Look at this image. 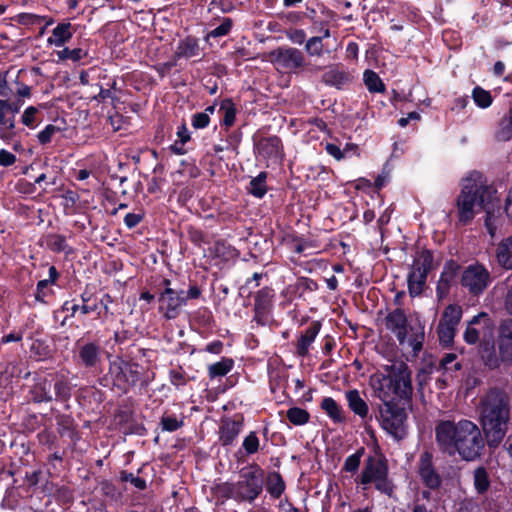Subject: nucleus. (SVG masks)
I'll return each instance as SVG.
<instances>
[{
  "instance_id": "1",
  "label": "nucleus",
  "mask_w": 512,
  "mask_h": 512,
  "mask_svg": "<svg viewBox=\"0 0 512 512\" xmlns=\"http://www.w3.org/2000/svg\"><path fill=\"white\" fill-rule=\"evenodd\" d=\"M459 221L470 222L481 209L485 210V226L493 238L502 225V211L497 191L486 184L483 176L474 172L463 180L462 190L457 198Z\"/></svg>"
},
{
  "instance_id": "2",
  "label": "nucleus",
  "mask_w": 512,
  "mask_h": 512,
  "mask_svg": "<svg viewBox=\"0 0 512 512\" xmlns=\"http://www.w3.org/2000/svg\"><path fill=\"white\" fill-rule=\"evenodd\" d=\"M435 440L441 452L458 455L465 461L479 458L485 446L480 428L468 419L439 421L435 426Z\"/></svg>"
},
{
  "instance_id": "3",
  "label": "nucleus",
  "mask_w": 512,
  "mask_h": 512,
  "mask_svg": "<svg viewBox=\"0 0 512 512\" xmlns=\"http://www.w3.org/2000/svg\"><path fill=\"white\" fill-rule=\"evenodd\" d=\"M480 418L488 446L498 447L508 430L509 396L498 389L490 390L481 400Z\"/></svg>"
},
{
  "instance_id": "4",
  "label": "nucleus",
  "mask_w": 512,
  "mask_h": 512,
  "mask_svg": "<svg viewBox=\"0 0 512 512\" xmlns=\"http://www.w3.org/2000/svg\"><path fill=\"white\" fill-rule=\"evenodd\" d=\"M370 385L375 397L382 402V405L408 399L412 393L411 373L402 363L390 366L387 369V374L372 375Z\"/></svg>"
},
{
  "instance_id": "5",
  "label": "nucleus",
  "mask_w": 512,
  "mask_h": 512,
  "mask_svg": "<svg viewBox=\"0 0 512 512\" xmlns=\"http://www.w3.org/2000/svg\"><path fill=\"white\" fill-rule=\"evenodd\" d=\"M478 354L483 365L491 370L512 364V319L500 322L496 343L492 334L480 342Z\"/></svg>"
},
{
  "instance_id": "6",
  "label": "nucleus",
  "mask_w": 512,
  "mask_h": 512,
  "mask_svg": "<svg viewBox=\"0 0 512 512\" xmlns=\"http://www.w3.org/2000/svg\"><path fill=\"white\" fill-rule=\"evenodd\" d=\"M385 325L388 330L395 334L400 345H407L412 349L414 355L422 349L424 331L421 326H407V318L402 309H395L385 318Z\"/></svg>"
},
{
  "instance_id": "7",
  "label": "nucleus",
  "mask_w": 512,
  "mask_h": 512,
  "mask_svg": "<svg viewBox=\"0 0 512 512\" xmlns=\"http://www.w3.org/2000/svg\"><path fill=\"white\" fill-rule=\"evenodd\" d=\"M264 471L257 465L245 467L240 472L239 480L230 485L231 497L240 501H254L262 492Z\"/></svg>"
},
{
  "instance_id": "8",
  "label": "nucleus",
  "mask_w": 512,
  "mask_h": 512,
  "mask_svg": "<svg viewBox=\"0 0 512 512\" xmlns=\"http://www.w3.org/2000/svg\"><path fill=\"white\" fill-rule=\"evenodd\" d=\"M360 483L363 485L373 483L377 490L388 496H391L393 493L394 487L388 478L386 462L380 456L368 457L360 476Z\"/></svg>"
},
{
  "instance_id": "9",
  "label": "nucleus",
  "mask_w": 512,
  "mask_h": 512,
  "mask_svg": "<svg viewBox=\"0 0 512 512\" xmlns=\"http://www.w3.org/2000/svg\"><path fill=\"white\" fill-rule=\"evenodd\" d=\"M433 269V255L429 250H421L415 256L408 273V291L410 296H419L426 284L428 273Z\"/></svg>"
},
{
  "instance_id": "10",
  "label": "nucleus",
  "mask_w": 512,
  "mask_h": 512,
  "mask_svg": "<svg viewBox=\"0 0 512 512\" xmlns=\"http://www.w3.org/2000/svg\"><path fill=\"white\" fill-rule=\"evenodd\" d=\"M381 427L395 439H402L407 432V414L397 403L382 405L379 409Z\"/></svg>"
},
{
  "instance_id": "11",
  "label": "nucleus",
  "mask_w": 512,
  "mask_h": 512,
  "mask_svg": "<svg viewBox=\"0 0 512 512\" xmlns=\"http://www.w3.org/2000/svg\"><path fill=\"white\" fill-rule=\"evenodd\" d=\"M165 285L164 291L159 296V310L163 312L165 318L174 319L179 313L180 309L186 305L188 296L184 290H175L170 285V280L163 281Z\"/></svg>"
},
{
  "instance_id": "12",
  "label": "nucleus",
  "mask_w": 512,
  "mask_h": 512,
  "mask_svg": "<svg viewBox=\"0 0 512 512\" xmlns=\"http://www.w3.org/2000/svg\"><path fill=\"white\" fill-rule=\"evenodd\" d=\"M462 314V307L458 304H449L444 309L437 327L439 340L442 344L449 345L453 342Z\"/></svg>"
},
{
  "instance_id": "13",
  "label": "nucleus",
  "mask_w": 512,
  "mask_h": 512,
  "mask_svg": "<svg viewBox=\"0 0 512 512\" xmlns=\"http://www.w3.org/2000/svg\"><path fill=\"white\" fill-rule=\"evenodd\" d=\"M489 283L490 273L480 264L468 266L462 274L461 284L472 294L482 293Z\"/></svg>"
},
{
  "instance_id": "14",
  "label": "nucleus",
  "mask_w": 512,
  "mask_h": 512,
  "mask_svg": "<svg viewBox=\"0 0 512 512\" xmlns=\"http://www.w3.org/2000/svg\"><path fill=\"white\" fill-rule=\"evenodd\" d=\"M271 58L278 68L289 71H297L306 65L304 54L293 47H280L271 53Z\"/></svg>"
},
{
  "instance_id": "15",
  "label": "nucleus",
  "mask_w": 512,
  "mask_h": 512,
  "mask_svg": "<svg viewBox=\"0 0 512 512\" xmlns=\"http://www.w3.org/2000/svg\"><path fill=\"white\" fill-rule=\"evenodd\" d=\"M492 333V323L490 318L486 313H480L474 316L469 323L464 332V340L468 344L477 343L480 338L481 341L485 339H489Z\"/></svg>"
},
{
  "instance_id": "16",
  "label": "nucleus",
  "mask_w": 512,
  "mask_h": 512,
  "mask_svg": "<svg viewBox=\"0 0 512 512\" xmlns=\"http://www.w3.org/2000/svg\"><path fill=\"white\" fill-rule=\"evenodd\" d=\"M109 373L114 384L122 390H126L138 380L137 372L132 369V366L122 361L112 362Z\"/></svg>"
},
{
  "instance_id": "17",
  "label": "nucleus",
  "mask_w": 512,
  "mask_h": 512,
  "mask_svg": "<svg viewBox=\"0 0 512 512\" xmlns=\"http://www.w3.org/2000/svg\"><path fill=\"white\" fill-rule=\"evenodd\" d=\"M418 474L422 482L430 489H436L441 484L440 475L432 464V455L425 451L420 455L418 463Z\"/></svg>"
},
{
  "instance_id": "18",
  "label": "nucleus",
  "mask_w": 512,
  "mask_h": 512,
  "mask_svg": "<svg viewBox=\"0 0 512 512\" xmlns=\"http://www.w3.org/2000/svg\"><path fill=\"white\" fill-rule=\"evenodd\" d=\"M459 266L454 261H449L444 265L436 287V293L439 299H443L448 294L451 285L455 282Z\"/></svg>"
},
{
  "instance_id": "19",
  "label": "nucleus",
  "mask_w": 512,
  "mask_h": 512,
  "mask_svg": "<svg viewBox=\"0 0 512 512\" xmlns=\"http://www.w3.org/2000/svg\"><path fill=\"white\" fill-rule=\"evenodd\" d=\"M345 399L349 409L361 419H365L369 414V406L366 400L361 396L357 389H351L345 392Z\"/></svg>"
},
{
  "instance_id": "20",
  "label": "nucleus",
  "mask_w": 512,
  "mask_h": 512,
  "mask_svg": "<svg viewBox=\"0 0 512 512\" xmlns=\"http://www.w3.org/2000/svg\"><path fill=\"white\" fill-rule=\"evenodd\" d=\"M257 151L264 159H278L281 156L280 139L275 136L261 139L257 144Z\"/></svg>"
},
{
  "instance_id": "21",
  "label": "nucleus",
  "mask_w": 512,
  "mask_h": 512,
  "mask_svg": "<svg viewBox=\"0 0 512 512\" xmlns=\"http://www.w3.org/2000/svg\"><path fill=\"white\" fill-rule=\"evenodd\" d=\"M495 256L502 268L512 270V235L497 245Z\"/></svg>"
},
{
  "instance_id": "22",
  "label": "nucleus",
  "mask_w": 512,
  "mask_h": 512,
  "mask_svg": "<svg viewBox=\"0 0 512 512\" xmlns=\"http://www.w3.org/2000/svg\"><path fill=\"white\" fill-rule=\"evenodd\" d=\"M79 359L87 368L95 367L100 361V346L95 343H86L79 348Z\"/></svg>"
},
{
  "instance_id": "23",
  "label": "nucleus",
  "mask_w": 512,
  "mask_h": 512,
  "mask_svg": "<svg viewBox=\"0 0 512 512\" xmlns=\"http://www.w3.org/2000/svg\"><path fill=\"white\" fill-rule=\"evenodd\" d=\"M72 25L69 22L59 23L53 30L52 35L47 39L49 45L62 47L72 38Z\"/></svg>"
},
{
  "instance_id": "24",
  "label": "nucleus",
  "mask_w": 512,
  "mask_h": 512,
  "mask_svg": "<svg viewBox=\"0 0 512 512\" xmlns=\"http://www.w3.org/2000/svg\"><path fill=\"white\" fill-rule=\"evenodd\" d=\"M320 407L334 423L346 421L342 407L332 397H324Z\"/></svg>"
},
{
  "instance_id": "25",
  "label": "nucleus",
  "mask_w": 512,
  "mask_h": 512,
  "mask_svg": "<svg viewBox=\"0 0 512 512\" xmlns=\"http://www.w3.org/2000/svg\"><path fill=\"white\" fill-rule=\"evenodd\" d=\"M52 380L39 378L33 387V399L37 402H49L53 399L51 394Z\"/></svg>"
},
{
  "instance_id": "26",
  "label": "nucleus",
  "mask_w": 512,
  "mask_h": 512,
  "mask_svg": "<svg viewBox=\"0 0 512 512\" xmlns=\"http://www.w3.org/2000/svg\"><path fill=\"white\" fill-rule=\"evenodd\" d=\"M495 138L499 142H506L512 139V106L498 123L495 130Z\"/></svg>"
},
{
  "instance_id": "27",
  "label": "nucleus",
  "mask_w": 512,
  "mask_h": 512,
  "mask_svg": "<svg viewBox=\"0 0 512 512\" xmlns=\"http://www.w3.org/2000/svg\"><path fill=\"white\" fill-rule=\"evenodd\" d=\"M242 429V423L240 421L229 420L226 421L222 428L220 439L224 445H230L239 435Z\"/></svg>"
},
{
  "instance_id": "28",
  "label": "nucleus",
  "mask_w": 512,
  "mask_h": 512,
  "mask_svg": "<svg viewBox=\"0 0 512 512\" xmlns=\"http://www.w3.org/2000/svg\"><path fill=\"white\" fill-rule=\"evenodd\" d=\"M200 54L198 41L194 38H186L179 42L176 56L179 58H192Z\"/></svg>"
},
{
  "instance_id": "29",
  "label": "nucleus",
  "mask_w": 512,
  "mask_h": 512,
  "mask_svg": "<svg viewBox=\"0 0 512 512\" xmlns=\"http://www.w3.org/2000/svg\"><path fill=\"white\" fill-rule=\"evenodd\" d=\"M319 332V329L314 327H309L305 330V332L300 336V338L297 341V353L300 356H306L309 352V348L311 344L314 342L317 334Z\"/></svg>"
},
{
  "instance_id": "30",
  "label": "nucleus",
  "mask_w": 512,
  "mask_h": 512,
  "mask_svg": "<svg viewBox=\"0 0 512 512\" xmlns=\"http://www.w3.org/2000/svg\"><path fill=\"white\" fill-rule=\"evenodd\" d=\"M323 81L328 85L340 88L348 81V75L336 67H331L324 73Z\"/></svg>"
},
{
  "instance_id": "31",
  "label": "nucleus",
  "mask_w": 512,
  "mask_h": 512,
  "mask_svg": "<svg viewBox=\"0 0 512 512\" xmlns=\"http://www.w3.org/2000/svg\"><path fill=\"white\" fill-rule=\"evenodd\" d=\"M363 80L367 89L372 93H382L385 91V85L381 78L372 70H366L363 74Z\"/></svg>"
},
{
  "instance_id": "32",
  "label": "nucleus",
  "mask_w": 512,
  "mask_h": 512,
  "mask_svg": "<svg viewBox=\"0 0 512 512\" xmlns=\"http://www.w3.org/2000/svg\"><path fill=\"white\" fill-rule=\"evenodd\" d=\"M233 364L232 359L223 358L208 367V374L211 378L223 377L231 371Z\"/></svg>"
},
{
  "instance_id": "33",
  "label": "nucleus",
  "mask_w": 512,
  "mask_h": 512,
  "mask_svg": "<svg viewBox=\"0 0 512 512\" xmlns=\"http://www.w3.org/2000/svg\"><path fill=\"white\" fill-rule=\"evenodd\" d=\"M249 192L257 197L262 198L266 192V173L262 172L257 177L253 178L249 183Z\"/></svg>"
},
{
  "instance_id": "34",
  "label": "nucleus",
  "mask_w": 512,
  "mask_h": 512,
  "mask_svg": "<svg viewBox=\"0 0 512 512\" xmlns=\"http://www.w3.org/2000/svg\"><path fill=\"white\" fill-rule=\"evenodd\" d=\"M472 97L475 104L482 109L488 108L493 102L490 92L479 86L473 89Z\"/></svg>"
},
{
  "instance_id": "35",
  "label": "nucleus",
  "mask_w": 512,
  "mask_h": 512,
  "mask_svg": "<svg viewBox=\"0 0 512 512\" xmlns=\"http://www.w3.org/2000/svg\"><path fill=\"white\" fill-rule=\"evenodd\" d=\"M267 489L274 498H279L285 489L284 482L278 473H272L268 477Z\"/></svg>"
},
{
  "instance_id": "36",
  "label": "nucleus",
  "mask_w": 512,
  "mask_h": 512,
  "mask_svg": "<svg viewBox=\"0 0 512 512\" xmlns=\"http://www.w3.org/2000/svg\"><path fill=\"white\" fill-rule=\"evenodd\" d=\"M220 111L223 113V125L231 127L236 119V108L231 100H224L220 105Z\"/></svg>"
},
{
  "instance_id": "37",
  "label": "nucleus",
  "mask_w": 512,
  "mask_h": 512,
  "mask_svg": "<svg viewBox=\"0 0 512 512\" xmlns=\"http://www.w3.org/2000/svg\"><path fill=\"white\" fill-rule=\"evenodd\" d=\"M271 298L272 291L269 288H264L258 291L255 297L256 313H264L270 304Z\"/></svg>"
},
{
  "instance_id": "38",
  "label": "nucleus",
  "mask_w": 512,
  "mask_h": 512,
  "mask_svg": "<svg viewBox=\"0 0 512 512\" xmlns=\"http://www.w3.org/2000/svg\"><path fill=\"white\" fill-rule=\"evenodd\" d=\"M56 54L59 60H72L76 62L86 57L87 51L82 48L70 49L68 47H65L64 49L57 51Z\"/></svg>"
},
{
  "instance_id": "39",
  "label": "nucleus",
  "mask_w": 512,
  "mask_h": 512,
  "mask_svg": "<svg viewBox=\"0 0 512 512\" xmlns=\"http://www.w3.org/2000/svg\"><path fill=\"white\" fill-rule=\"evenodd\" d=\"M286 416L294 425H304L309 420V413L306 410L298 407H292L288 409Z\"/></svg>"
},
{
  "instance_id": "40",
  "label": "nucleus",
  "mask_w": 512,
  "mask_h": 512,
  "mask_svg": "<svg viewBox=\"0 0 512 512\" xmlns=\"http://www.w3.org/2000/svg\"><path fill=\"white\" fill-rule=\"evenodd\" d=\"M21 122L23 125L34 129L37 126V123L39 122V110L35 106H29L27 107L22 116H21Z\"/></svg>"
},
{
  "instance_id": "41",
  "label": "nucleus",
  "mask_w": 512,
  "mask_h": 512,
  "mask_svg": "<svg viewBox=\"0 0 512 512\" xmlns=\"http://www.w3.org/2000/svg\"><path fill=\"white\" fill-rule=\"evenodd\" d=\"M323 37H311L306 41L305 50L310 56L323 55Z\"/></svg>"
},
{
  "instance_id": "42",
  "label": "nucleus",
  "mask_w": 512,
  "mask_h": 512,
  "mask_svg": "<svg viewBox=\"0 0 512 512\" xmlns=\"http://www.w3.org/2000/svg\"><path fill=\"white\" fill-rule=\"evenodd\" d=\"M213 252L215 256L229 260L236 256V251L231 246L226 245L224 242H216L213 246Z\"/></svg>"
},
{
  "instance_id": "43",
  "label": "nucleus",
  "mask_w": 512,
  "mask_h": 512,
  "mask_svg": "<svg viewBox=\"0 0 512 512\" xmlns=\"http://www.w3.org/2000/svg\"><path fill=\"white\" fill-rule=\"evenodd\" d=\"M474 485L479 493L485 492L489 487L487 472L484 468H478L474 473Z\"/></svg>"
},
{
  "instance_id": "44",
  "label": "nucleus",
  "mask_w": 512,
  "mask_h": 512,
  "mask_svg": "<svg viewBox=\"0 0 512 512\" xmlns=\"http://www.w3.org/2000/svg\"><path fill=\"white\" fill-rule=\"evenodd\" d=\"M242 447L248 455L255 454L260 447V440L255 432H250L243 440Z\"/></svg>"
},
{
  "instance_id": "45",
  "label": "nucleus",
  "mask_w": 512,
  "mask_h": 512,
  "mask_svg": "<svg viewBox=\"0 0 512 512\" xmlns=\"http://www.w3.org/2000/svg\"><path fill=\"white\" fill-rule=\"evenodd\" d=\"M7 108H9V106L6 104V100H0V126L15 128V118L7 112Z\"/></svg>"
},
{
  "instance_id": "46",
  "label": "nucleus",
  "mask_w": 512,
  "mask_h": 512,
  "mask_svg": "<svg viewBox=\"0 0 512 512\" xmlns=\"http://www.w3.org/2000/svg\"><path fill=\"white\" fill-rule=\"evenodd\" d=\"M362 454L363 449L358 450L356 453L348 456L344 463V470L347 472L355 473L360 466Z\"/></svg>"
},
{
  "instance_id": "47",
  "label": "nucleus",
  "mask_w": 512,
  "mask_h": 512,
  "mask_svg": "<svg viewBox=\"0 0 512 512\" xmlns=\"http://www.w3.org/2000/svg\"><path fill=\"white\" fill-rule=\"evenodd\" d=\"M286 37L297 45H302L306 40V33L303 29L291 28L285 31Z\"/></svg>"
},
{
  "instance_id": "48",
  "label": "nucleus",
  "mask_w": 512,
  "mask_h": 512,
  "mask_svg": "<svg viewBox=\"0 0 512 512\" xmlns=\"http://www.w3.org/2000/svg\"><path fill=\"white\" fill-rule=\"evenodd\" d=\"M440 366L445 371H457L460 369L461 365L459 362H456V355L453 353L446 354L440 361Z\"/></svg>"
},
{
  "instance_id": "49",
  "label": "nucleus",
  "mask_w": 512,
  "mask_h": 512,
  "mask_svg": "<svg viewBox=\"0 0 512 512\" xmlns=\"http://www.w3.org/2000/svg\"><path fill=\"white\" fill-rule=\"evenodd\" d=\"M54 389L57 398L66 400L70 397V386L66 381L62 379L57 380L54 384Z\"/></svg>"
},
{
  "instance_id": "50",
  "label": "nucleus",
  "mask_w": 512,
  "mask_h": 512,
  "mask_svg": "<svg viewBox=\"0 0 512 512\" xmlns=\"http://www.w3.org/2000/svg\"><path fill=\"white\" fill-rule=\"evenodd\" d=\"M232 28V21L229 18L224 19V21L216 28L209 32L210 37H221L227 35Z\"/></svg>"
},
{
  "instance_id": "51",
  "label": "nucleus",
  "mask_w": 512,
  "mask_h": 512,
  "mask_svg": "<svg viewBox=\"0 0 512 512\" xmlns=\"http://www.w3.org/2000/svg\"><path fill=\"white\" fill-rule=\"evenodd\" d=\"M210 123L208 113H196L192 116L191 124L195 129H204Z\"/></svg>"
},
{
  "instance_id": "52",
  "label": "nucleus",
  "mask_w": 512,
  "mask_h": 512,
  "mask_svg": "<svg viewBox=\"0 0 512 512\" xmlns=\"http://www.w3.org/2000/svg\"><path fill=\"white\" fill-rule=\"evenodd\" d=\"M161 423H162L163 430L169 431V432L176 431L182 425V421L178 420L174 416H164L162 418Z\"/></svg>"
},
{
  "instance_id": "53",
  "label": "nucleus",
  "mask_w": 512,
  "mask_h": 512,
  "mask_svg": "<svg viewBox=\"0 0 512 512\" xmlns=\"http://www.w3.org/2000/svg\"><path fill=\"white\" fill-rule=\"evenodd\" d=\"M121 479L125 482H130L136 488L143 490L146 488V481L140 477L135 476L132 473L122 472Z\"/></svg>"
},
{
  "instance_id": "54",
  "label": "nucleus",
  "mask_w": 512,
  "mask_h": 512,
  "mask_svg": "<svg viewBox=\"0 0 512 512\" xmlns=\"http://www.w3.org/2000/svg\"><path fill=\"white\" fill-rule=\"evenodd\" d=\"M58 131L54 125H47L41 132L38 133L37 138L41 144H46L51 141L52 136Z\"/></svg>"
},
{
  "instance_id": "55",
  "label": "nucleus",
  "mask_w": 512,
  "mask_h": 512,
  "mask_svg": "<svg viewBox=\"0 0 512 512\" xmlns=\"http://www.w3.org/2000/svg\"><path fill=\"white\" fill-rule=\"evenodd\" d=\"M17 19L20 24L29 26L40 23L43 17L32 13H21Z\"/></svg>"
},
{
  "instance_id": "56",
  "label": "nucleus",
  "mask_w": 512,
  "mask_h": 512,
  "mask_svg": "<svg viewBox=\"0 0 512 512\" xmlns=\"http://www.w3.org/2000/svg\"><path fill=\"white\" fill-rule=\"evenodd\" d=\"M16 162V156L6 149L0 150V166L9 167Z\"/></svg>"
},
{
  "instance_id": "57",
  "label": "nucleus",
  "mask_w": 512,
  "mask_h": 512,
  "mask_svg": "<svg viewBox=\"0 0 512 512\" xmlns=\"http://www.w3.org/2000/svg\"><path fill=\"white\" fill-rule=\"evenodd\" d=\"M51 285V280H41L38 282L37 284V292H36V299L38 301H41L43 302L44 301V298L46 297L47 295V289L48 287Z\"/></svg>"
},
{
  "instance_id": "58",
  "label": "nucleus",
  "mask_w": 512,
  "mask_h": 512,
  "mask_svg": "<svg viewBox=\"0 0 512 512\" xmlns=\"http://www.w3.org/2000/svg\"><path fill=\"white\" fill-rule=\"evenodd\" d=\"M143 220L141 213H128L124 218V223L128 228L136 227Z\"/></svg>"
},
{
  "instance_id": "59",
  "label": "nucleus",
  "mask_w": 512,
  "mask_h": 512,
  "mask_svg": "<svg viewBox=\"0 0 512 512\" xmlns=\"http://www.w3.org/2000/svg\"><path fill=\"white\" fill-rule=\"evenodd\" d=\"M325 150L329 155L333 156L337 160L345 158V153H342V149L337 144L327 143L325 146Z\"/></svg>"
},
{
  "instance_id": "60",
  "label": "nucleus",
  "mask_w": 512,
  "mask_h": 512,
  "mask_svg": "<svg viewBox=\"0 0 512 512\" xmlns=\"http://www.w3.org/2000/svg\"><path fill=\"white\" fill-rule=\"evenodd\" d=\"M50 245L52 246V248L54 250H57V251L65 250V248L67 246L65 238L61 235L52 236L51 240H50Z\"/></svg>"
},
{
  "instance_id": "61",
  "label": "nucleus",
  "mask_w": 512,
  "mask_h": 512,
  "mask_svg": "<svg viewBox=\"0 0 512 512\" xmlns=\"http://www.w3.org/2000/svg\"><path fill=\"white\" fill-rule=\"evenodd\" d=\"M505 308L507 312L512 315V279H507V293L505 296Z\"/></svg>"
},
{
  "instance_id": "62",
  "label": "nucleus",
  "mask_w": 512,
  "mask_h": 512,
  "mask_svg": "<svg viewBox=\"0 0 512 512\" xmlns=\"http://www.w3.org/2000/svg\"><path fill=\"white\" fill-rule=\"evenodd\" d=\"M170 381L174 386L177 387L183 386L186 383L184 375L178 370H172L170 372Z\"/></svg>"
},
{
  "instance_id": "63",
  "label": "nucleus",
  "mask_w": 512,
  "mask_h": 512,
  "mask_svg": "<svg viewBox=\"0 0 512 512\" xmlns=\"http://www.w3.org/2000/svg\"><path fill=\"white\" fill-rule=\"evenodd\" d=\"M6 77V74H0V96L8 98L11 95L12 90L8 87Z\"/></svg>"
},
{
  "instance_id": "64",
  "label": "nucleus",
  "mask_w": 512,
  "mask_h": 512,
  "mask_svg": "<svg viewBox=\"0 0 512 512\" xmlns=\"http://www.w3.org/2000/svg\"><path fill=\"white\" fill-rule=\"evenodd\" d=\"M504 211L507 215V217L512 221V187L510 188L506 202H505V208Z\"/></svg>"
}]
</instances>
